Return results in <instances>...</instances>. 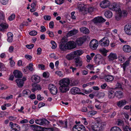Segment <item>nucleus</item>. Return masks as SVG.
I'll use <instances>...</instances> for the list:
<instances>
[{
  "instance_id": "473e14b6",
  "label": "nucleus",
  "mask_w": 131,
  "mask_h": 131,
  "mask_svg": "<svg viewBox=\"0 0 131 131\" xmlns=\"http://www.w3.org/2000/svg\"><path fill=\"white\" fill-rule=\"evenodd\" d=\"M104 14L105 17L109 18L111 17L113 15L112 12L110 10L106 11L105 12Z\"/></svg>"
},
{
  "instance_id": "052dcab7",
  "label": "nucleus",
  "mask_w": 131,
  "mask_h": 131,
  "mask_svg": "<svg viewBox=\"0 0 131 131\" xmlns=\"http://www.w3.org/2000/svg\"><path fill=\"white\" fill-rule=\"evenodd\" d=\"M9 118L10 121H13L16 119V117L14 116H10L9 117Z\"/></svg>"
},
{
  "instance_id": "39448f33",
  "label": "nucleus",
  "mask_w": 131,
  "mask_h": 131,
  "mask_svg": "<svg viewBox=\"0 0 131 131\" xmlns=\"http://www.w3.org/2000/svg\"><path fill=\"white\" fill-rule=\"evenodd\" d=\"M99 43L102 46H108L109 45V40L107 37H105L99 41Z\"/></svg>"
},
{
  "instance_id": "bb28decb",
  "label": "nucleus",
  "mask_w": 131,
  "mask_h": 131,
  "mask_svg": "<svg viewBox=\"0 0 131 131\" xmlns=\"http://www.w3.org/2000/svg\"><path fill=\"white\" fill-rule=\"evenodd\" d=\"M80 31L82 33L85 34H88L90 32L89 30L87 28L82 27L80 28Z\"/></svg>"
},
{
  "instance_id": "a878e982",
  "label": "nucleus",
  "mask_w": 131,
  "mask_h": 131,
  "mask_svg": "<svg viewBox=\"0 0 131 131\" xmlns=\"http://www.w3.org/2000/svg\"><path fill=\"white\" fill-rule=\"evenodd\" d=\"M124 51L126 52H129L131 51V47L129 46L126 45H124L123 47Z\"/></svg>"
},
{
  "instance_id": "69168bd1",
  "label": "nucleus",
  "mask_w": 131,
  "mask_h": 131,
  "mask_svg": "<svg viewBox=\"0 0 131 131\" xmlns=\"http://www.w3.org/2000/svg\"><path fill=\"white\" fill-rule=\"evenodd\" d=\"M29 97L30 99H33L36 98V96L34 94H31Z\"/></svg>"
},
{
  "instance_id": "f704fd0d",
  "label": "nucleus",
  "mask_w": 131,
  "mask_h": 131,
  "mask_svg": "<svg viewBox=\"0 0 131 131\" xmlns=\"http://www.w3.org/2000/svg\"><path fill=\"white\" fill-rule=\"evenodd\" d=\"M122 15V14L121 12H117V13L115 16V18L117 20H120L121 18Z\"/></svg>"
},
{
  "instance_id": "7ed1b4c3",
  "label": "nucleus",
  "mask_w": 131,
  "mask_h": 131,
  "mask_svg": "<svg viewBox=\"0 0 131 131\" xmlns=\"http://www.w3.org/2000/svg\"><path fill=\"white\" fill-rule=\"evenodd\" d=\"M83 53V51L82 50H79L75 51L73 54H70L66 56V58L69 60H70L74 58L77 56H79Z\"/></svg>"
},
{
  "instance_id": "13d9d810",
  "label": "nucleus",
  "mask_w": 131,
  "mask_h": 131,
  "mask_svg": "<svg viewBox=\"0 0 131 131\" xmlns=\"http://www.w3.org/2000/svg\"><path fill=\"white\" fill-rule=\"evenodd\" d=\"M97 113L96 111H91V116H92L96 114Z\"/></svg>"
},
{
  "instance_id": "20e7f679",
  "label": "nucleus",
  "mask_w": 131,
  "mask_h": 131,
  "mask_svg": "<svg viewBox=\"0 0 131 131\" xmlns=\"http://www.w3.org/2000/svg\"><path fill=\"white\" fill-rule=\"evenodd\" d=\"M78 8L80 11H84V14H86L89 13V7H88L87 5L82 4L80 5Z\"/></svg>"
},
{
  "instance_id": "e2e57ef3",
  "label": "nucleus",
  "mask_w": 131,
  "mask_h": 131,
  "mask_svg": "<svg viewBox=\"0 0 131 131\" xmlns=\"http://www.w3.org/2000/svg\"><path fill=\"white\" fill-rule=\"evenodd\" d=\"M25 57L26 59H28V60L32 58V57L31 56L28 54L25 55Z\"/></svg>"
},
{
  "instance_id": "58836bf2",
  "label": "nucleus",
  "mask_w": 131,
  "mask_h": 131,
  "mask_svg": "<svg viewBox=\"0 0 131 131\" xmlns=\"http://www.w3.org/2000/svg\"><path fill=\"white\" fill-rule=\"evenodd\" d=\"M123 128V131H131V127L127 125L124 126Z\"/></svg>"
},
{
  "instance_id": "9b49d317",
  "label": "nucleus",
  "mask_w": 131,
  "mask_h": 131,
  "mask_svg": "<svg viewBox=\"0 0 131 131\" xmlns=\"http://www.w3.org/2000/svg\"><path fill=\"white\" fill-rule=\"evenodd\" d=\"M109 8L111 9L117 11L119 13L120 12H121L120 6L116 3L112 4L109 7Z\"/></svg>"
},
{
  "instance_id": "7c9ffc66",
  "label": "nucleus",
  "mask_w": 131,
  "mask_h": 131,
  "mask_svg": "<svg viewBox=\"0 0 131 131\" xmlns=\"http://www.w3.org/2000/svg\"><path fill=\"white\" fill-rule=\"evenodd\" d=\"M105 80L107 82L111 81L114 79L113 77L111 75H107L104 77Z\"/></svg>"
},
{
  "instance_id": "4be33fe9",
  "label": "nucleus",
  "mask_w": 131,
  "mask_h": 131,
  "mask_svg": "<svg viewBox=\"0 0 131 131\" xmlns=\"http://www.w3.org/2000/svg\"><path fill=\"white\" fill-rule=\"evenodd\" d=\"M108 58L110 61H112L117 59V57L116 54L111 53L108 56Z\"/></svg>"
},
{
  "instance_id": "0eeeda50",
  "label": "nucleus",
  "mask_w": 131,
  "mask_h": 131,
  "mask_svg": "<svg viewBox=\"0 0 131 131\" xmlns=\"http://www.w3.org/2000/svg\"><path fill=\"white\" fill-rule=\"evenodd\" d=\"M35 123L40 125L49 124V122L45 119H37L35 120Z\"/></svg>"
},
{
  "instance_id": "de8ad7c7",
  "label": "nucleus",
  "mask_w": 131,
  "mask_h": 131,
  "mask_svg": "<svg viewBox=\"0 0 131 131\" xmlns=\"http://www.w3.org/2000/svg\"><path fill=\"white\" fill-rule=\"evenodd\" d=\"M37 32L35 31H32L29 32V34L31 36H35L37 35Z\"/></svg>"
},
{
  "instance_id": "3c124183",
  "label": "nucleus",
  "mask_w": 131,
  "mask_h": 131,
  "mask_svg": "<svg viewBox=\"0 0 131 131\" xmlns=\"http://www.w3.org/2000/svg\"><path fill=\"white\" fill-rule=\"evenodd\" d=\"M124 122L123 121L120 119H118L117 121V125L119 126H122L123 125Z\"/></svg>"
},
{
  "instance_id": "6e6d98bb",
  "label": "nucleus",
  "mask_w": 131,
  "mask_h": 131,
  "mask_svg": "<svg viewBox=\"0 0 131 131\" xmlns=\"http://www.w3.org/2000/svg\"><path fill=\"white\" fill-rule=\"evenodd\" d=\"M41 30L40 31L42 32H43L46 31L45 27L43 26H41Z\"/></svg>"
},
{
  "instance_id": "49530a36",
  "label": "nucleus",
  "mask_w": 131,
  "mask_h": 131,
  "mask_svg": "<svg viewBox=\"0 0 131 131\" xmlns=\"http://www.w3.org/2000/svg\"><path fill=\"white\" fill-rule=\"evenodd\" d=\"M43 18L44 19L46 20H49L51 18V17L49 15L44 16Z\"/></svg>"
},
{
  "instance_id": "c9c22d12",
  "label": "nucleus",
  "mask_w": 131,
  "mask_h": 131,
  "mask_svg": "<svg viewBox=\"0 0 131 131\" xmlns=\"http://www.w3.org/2000/svg\"><path fill=\"white\" fill-rule=\"evenodd\" d=\"M110 131H122V130L119 127L117 126H114L111 128Z\"/></svg>"
},
{
  "instance_id": "f8f14e48",
  "label": "nucleus",
  "mask_w": 131,
  "mask_h": 131,
  "mask_svg": "<svg viewBox=\"0 0 131 131\" xmlns=\"http://www.w3.org/2000/svg\"><path fill=\"white\" fill-rule=\"evenodd\" d=\"M105 58L103 57L101 55L99 54H96L94 58V60L95 61H97L99 63L100 62L101 63L104 60Z\"/></svg>"
},
{
  "instance_id": "09e8293b",
  "label": "nucleus",
  "mask_w": 131,
  "mask_h": 131,
  "mask_svg": "<svg viewBox=\"0 0 131 131\" xmlns=\"http://www.w3.org/2000/svg\"><path fill=\"white\" fill-rule=\"evenodd\" d=\"M64 0H55V2L58 4H61L63 3Z\"/></svg>"
},
{
  "instance_id": "ddd939ff",
  "label": "nucleus",
  "mask_w": 131,
  "mask_h": 131,
  "mask_svg": "<svg viewBox=\"0 0 131 131\" xmlns=\"http://www.w3.org/2000/svg\"><path fill=\"white\" fill-rule=\"evenodd\" d=\"M92 21L94 23H103L106 21V20L102 17H97L94 18L92 20Z\"/></svg>"
},
{
  "instance_id": "dca6fc26",
  "label": "nucleus",
  "mask_w": 131,
  "mask_h": 131,
  "mask_svg": "<svg viewBox=\"0 0 131 131\" xmlns=\"http://www.w3.org/2000/svg\"><path fill=\"white\" fill-rule=\"evenodd\" d=\"M68 49H74L76 47L77 45L73 41H69L67 43Z\"/></svg>"
},
{
  "instance_id": "9d476101",
  "label": "nucleus",
  "mask_w": 131,
  "mask_h": 131,
  "mask_svg": "<svg viewBox=\"0 0 131 131\" xmlns=\"http://www.w3.org/2000/svg\"><path fill=\"white\" fill-rule=\"evenodd\" d=\"M124 30L125 33L129 35H131V24H127L125 26Z\"/></svg>"
},
{
  "instance_id": "8fccbe9b",
  "label": "nucleus",
  "mask_w": 131,
  "mask_h": 131,
  "mask_svg": "<svg viewBox=\"0 0 131 131\" xmlns=\"http://www.w3.org/2000/svg\"><path fill=\"white\" fill-rule=\"evenodd\" d=\"M47 33L49 34L50 37H53L54 35L52 32L48 30L47 31Z\"/></svg>"
},
{
  "instance_id": "412c9836",
  "label": "nucleus",
  "mask_w": 131,
  "mask_h": 131,
  "mask_svg": "<svg viewBox=\"0 0 131 131\" xmlns=\"http://www.w3.org/2000/svg\"><path fill=\"white\" fill-rule=\"evenodd\" d=\"M31 79L34 83H38L40 81V77L37 75H32Z\"/></svg>"
},
{
  "instance_id": "2f4dec72",
  "label": "nucleus",
  "mask_w": 131,
  "mask_h": 131,
  "mask_svg": "<svg viewBox=\"0 0 131 131\" xmlns=\"http://www.w3.org/2000/svg\"><path fill=\"white\" fill-rule=\"evenodd\" d=\"M8 36L7 41L9 42H12L13 40V35L10 32H9L7 34Z\"/></svg>"
},
{
  "instance_id": "5701e85b",
  "label": "nucleus",
  "mask_w": 131,
  "mask_h": 131,
  "mask_svg": "<svg viewBox=\"0 0 131 131\" xmlns=\"http://www.w3.org/2000/svg\"><path fill=\"white\" fill-rule=\"evenodd\" d=\"M32 128V129L35 131H38L43 130V128L40 126L36 124L30 126Z\"/></svg>"
},
{
  "instance_id": "c03bdc74",
  "label": "nucleus",
  "mask_w": 131,
  "mask_h": 131,
  "mask_svg": "<svg viewBox=\"0 0 131 131\" xmlns=\"http://www.w3.org/2000/svg\"><path fill=\"white\" fill-rule=\"evenodd\" d=\"M51 43L52 45L51 48L53 49H55L57 47L56 44L55 42L53 41H51Z\"/></svg>"
},
{
  "instance_id": "393cba45",
  "label": "nucleus",
  "mask_w": 131,
  "mask_h": 131,
  "mask_svg": "<svg viewBox=\"0 0 131 131\" xmlns=\"http://www.w3.org/2000/svg\"><path fill=\"white\" fill-rule=\"evenodd\" d=\"M75 59L76 66L77 67L81 66H82V62L80 57L76 58Z\"/></svg>"
},
{
  "instance_id": "79ce46f5",
  "label": "nucleus",
  "mask_w": 131,
  "mask_h": 131,
  "mask_svg": "<svg viewBox=\"0 0 131 131\" xmlns=\"http://www.w3.org/2000/svg\"><path fill=\"white\" fill-rule=\"evenodd\" d=\"M0 26L3 29V30L4 29H7L8 27V25L4 23H2L0 25Z\"/></svg>"
},
{
  "instance_id": "6ab92c4d",
  "label": "nucleus",
  "mask_w": 131,
  "mask_h": 131,
  "mask_svg": "<svg viewBox=\"0 0 131 131\" xmlns=\"http://www.w3.org/2000/svg\"><path fill=\"white\" fill-rule=\"evenodd\" d=\"M32 86L33 88L32 89V91L33 92L37 90H40L41 89V86L39 84H37L36 83L32 84Z\"/></svg>"
},
{
  "instance_id": "0e129e2a",
  "label": "nucleus",
  "mask_w": 131,
  "mask_h": 131,
  "mask_svg": "<svg viewBox=\"0 0 131 131\" xmlns=\"http://www.w3.org/2000/svg\"><path fill=\"white\" fill-rule=\"evenodd\" d=\"M70 69L72 70V72H73L76 71L77 68H74L72 67L71 66L70 67Z\"/></svg>"
},
{
  "instance_id": "b1692460",
  "label": "nucleus",
  "mask_w": 131,
  "mask_h": 131,
  "mask_svg": "<svg viewBox=\"0 0 131 131\" xmlns=\"http://www.w3.org/2000/svg\"><path fill=\"white\" fill-rule=\"evenodd\" d=\"M13 73L16 78H22L23 76V74L21 72L18 70H15Z\"/></svg>"
},
{
  "instance_id": "680f3d73",
  "label": "nucleus",
  "mask_w": 131,
  "mask_h": 131,
  "mask_svg": "<svg viewBox=\"0 0 131 131\" xmlns=\"http://www.w3.org/2000/svg\"><path fill=\"white\" fill-rule=\"evenodd\" d=\"M8 0H1V2L2 3L3 5H6L7 3Z\"/></svg>"
},
{
  "instance_id": "4d7b16f0",
  "label": "nucleus",
  "mask_w": 131,
  "mask_h": 131,
  "mask_svg": "<svg viewBox=\"0 0 131 131\" xmlns=\"http://www.w3.org/2000/svg\"><path fill=\"white\" fill-rule=\"evenodd\" d=\"M37 54L40 55L41 53V52L42 51V49L41 48H39L37 49Z\"/></svg>"
},
{
  "instance_id": "72a5a7b5",
  "label": "nucleus",
  "mask_w": 131,
  "mask_h": 131,
  "mask_svg": "<svg viewBox=\"0 0 131 131\" xmlns=\"http://www.w3.org/2000/svg\"><path fill=\"white\" fill-rule=\"evenodd\" d=\"M99 51L105 57L106 56V53L108 51L104 48L100 49Z\"/></svg>"
},
{
  "instance_id": "cd10ccee",
  "label": "nucleus",
  "mask_w": 131,
  "mask_h": 131,
  "mask_svg": "<svg viewBox=\"0 0 131 131\" xmlns=\"http://www.w3.org/2000/svg\"><path fill=\"white\" fill-rule=\"evenodd\" d=\"M80 90L77 87H73L71 90V92L72 94H79Z\"/></svg>"
},
{
  "instance_id": "e433bc0d",
  "label": "nucleus",
  "mask_w": 131,
  "mask_h": 131,
  "mask_svg": "<svg viewBox=\"0 0 131 131\" xmlns=\"http://www.w3.org/2000/svg\"><path fill=\"white\" fill-rule=\"evenodd\" d=\"M129 63V60L126 61L122 65V67L124 71L125 70L126 68L128 66Z\"/></svg>"
},
{
  "instance_id": "a19ab883",
  "label": "nucleus",
  "mask_w": 131,
  "mask_h": 131,
  "mask_svg": "<svg viewBox=\"0 0 131 131\" xmlns=\"http://www.w3.org/2000/svg\"><path fill=\"white\" fill-rule=\"evenodd\" d=\"M78 127L80 129V130L78 129V131H85V127L82 125H79Z\"/></svg>"
},
{
  "instance_id": "6e6552de",
  "label": "nucleus",
  "mask_w": 131,
  "mask_h": 131,
  "mask_svg": "<svg viewBox=\"0 0 131 131\" xmlns=\"http://www.w3.org/2000/svg\"><path fill=\"white\" fill-rule=\"evenodd\" d=\"M48 88L51 93L56 95L58 91L56 87L52 84H50L49 85Z\"/></svg>"
},
{
  "instance_id": "c756f323",
  "label": "nucleus",
  "mask_w": 131,
  "mask_h": 131,
  "mask_svg": "<svg viewBox=\"0 0 131 131\" xmlns=\"http://www.w3.org/2000/svg\"><path fill=\"white\" fill-rule=\"evenodd\" d=\"M115 96L118 98H121L123 96V93L121 91H117L115 93Z\"/></svg>"
},
{
  "instance_id": "423d86ee",
  "label": "nucleus",
  "mask_w": 131,
  "mask_h": 131,
  "mask_svg": "<svg viewBox=\"0 0 131 131\" xmlns=\"http://www.w3.org/2000/svg\"><path fill=\"white\" fill-rule=\"evenodd\" d=\"M98 46V41L96 39H93L91 41V49L95 50Z\"/></svg>"
},
{
  "instance_id": "c85d7f7f",
  "label": "nucleus",
  "mask_w": 131,
  "mask_h": 131,
  "mask_svg": "<svg viewBox=\"0 0 131 131\" xmlns=\"http://www.w3.org/2000/svg\"><path fill=\"white\" fill-rule=\"evenodd\" d=\"M126 100H123L117 102V105L118 107H121L122 106L125 105L126 104Z\"/></svg>"
},
{
  "instance_id": "864d4df0",
  "label": "nucleus",
  "mask_w": 131,
  "mask_h": 131,
  "mask_svg": "<svg viewBox=\"0 0 131 131\" xmlns=\"http://www.w3.org/2000/svg\"><path fill=\"white\" fill-rule=\"evenodd\" d=\"M118 88H120L122 90L123 89L121 85L119 83H118L116 84V87L115 88V89H117Z\"/></svg>"
},
{
  "instance_id": "5fc2aeb1",
  "label": "nucleus",
  "mask_w": 131,
  "mask_h": 131,
  "mask_svg": "<svg viewBox=\"0 0 131 131\" xmlns=\"http://www.w3.org/2000/svg\"><path fill=\"white\" fill-rule=\"evenodd\" d=\"M49 27L51 28H53L54 26V22L53 21H51L49 24Z\"/></svg>"
},
{
  "instance_id": "774afa93",
  "label": "nucleus",
  "mask_w": 131,
  "mask_h": 131,
  "mask_svg": "<svg viewBox=\"0 0 131 131\" xmlns=\"http://www.w3.org/2000/svg\"><path fill=\"white\" fill-rule=\"evenodd\" d=\"M56 73L58 74L59 76L61 77L62 75L61 72L60 71H57L55 72Z\"/></svg>"
},
{
  "instance_id": "4468645a",
  "label": "nucleus",
  "mask_w": 131,
  "mask_h": 131,
  "mask_svg": "<svg viewBox=\"0 0 131 131\" xmlns=\"http://www.w3.org/2000/svg\"><path fill=\"white\" fill-rule=\"evenodd\" d=\"M26 80V78L25 77H23V79H17L16 82L17 83L18 87L19 88H21L23 85L24 83V81Z\"/></svg>"
},
{
  "instance_id": "a18cd8bd",
  "label": "nucleus",
  "mask_w": 131,
  "mask_h": 131,
  "mask_svg": "<svg viewBox=\"0 0 131 131\" xmlns=\"http://www.w3.org/2000/svg\"><path fill=\"white\" fill-rule=\"evenodd\" d=\"M15 15L14 14H13L8 18V19L10 21L12 20L15 18Z\"/></svg>"
},
{
  "instance_id": "4c0bfd02",
  "label": "nucleus",
  "mask_w": 131,
  "mask_h": 131,
  "mask_svg": "<svg viewBox=\"0 0 131 131\" xmlns=\"http://www.w3.org/2000/svg\"><path fill=\"white\" fill-rule=\"evenodd\" d=\"M119 60L122 62H123L125 60L124 56L122 54H120L118 57Z\"/></svg>"
},
{
  "instance_id": "aec40b11",
  "label": "nucleus",
  "mask_w": 131,
  "mask_h": 131,
  "mask_svg": "<svg viewBox=\"0 0 131 131\" xmlns=\"http://www.w3.org/2000/svg\"><path fill=\"white\" fill-rule=\"evenodd\" d=\"M78 30L76 29H74L73 30L70 31L67 34V37H70L75 35L78 33Z\"/></svg>"
},
{
  "instance_id": "37998d69",
  "label": "nucleus",
  "mask_w": 131,
  "mask_h": 131,
  "mask_svg": "<svg viewBox=\"0 0 131 131\" xmlns=\"http://www.w3.org/2000/svg\"><path fill=\"white\" fill-rule=\"evenodd\" d=\"M33 66V64L32 63H30L28 66H27L26 69H28L31 71H32L34 70V69L32 67Z\"/></svg>"
},
{
  "instance_id": "ea45409f",
  "label": "nucleus",
  "mask_w": 131,
  "mask_h": 131,
  "mask_svg": "<svg viewBox=\"0 0 131 131\" xmlns=\"http://www.w3.org/2000/svg\"><path fill=\"white\" fill-rule=\"evenodd\" d=\"M105 96V94L103 92H99L97 94V96L99 98L103 97Z\"/></svg>"
},
{
  "instance_id": "1a4fd4ad",
  "label": "nucleus",
  "mask_w": 131,
  "mask_h": 131,
  "mask_svg": "<svg viewBox=\"0 0 131 131\" xmlns=\"http://www.w3.org/2000/svg\"><path fill=\"white\" fill-rule=\"evenodd\" d=\"M100 6L102 8H106L110 6V3L108 0H103L100 3Z\"/></svg>"
},
{
  "instance_id": "338daca9",
  "label": "nucleus",
  "mask_w": 131,
  "mask_h": 131,
  "mask_svg": "<svg viewBox=\"0 0 131 131\" xmlns=\"http://www.w3.org/2000/svg\"><path fill=\"white\" fill-rule=\"evenodd\" d=\"M107 86V84L106 83H104L103 84L101 85V87L102 89H105Z\"/></svg>"
},
{
  "instance_id": "f03ea898",
  "label": "nucleus",
  "mask_w": 131,
  "mask_h": 131,
  "mask_svg": "<svg viewBox=\"0 0 131 131\" xmlns=\"http://www.w3.org/2000/svg\"><path fill=\"white\" fill-rule=\"evenodd\" d=\"M92 129L94 131H102L105 126L104 122H92L91 124Z\"/></svg>"
},
{
  "instance_id": "2eb2a0df",
  "label": "nucleus",
  "mask_w": 131,
  "mask_h": 131,
  "mask_svg": "<svg viewBox=\"0 0 131 131\" xmlns=\"http://www.w3.org/2000/svg\"><path fill=\"white\" fill-rule=\"evenodd\" d=\"M85 40L86 39L84 37H81L77 39L75 42L77 45L78 46H80Z\"/></svg>"
},
{
  "instance_id": "a211bd4d",
  "label": "nucleus",
  "mask_w": 131,
  "mask_h": 131,
  "mask_svg": "<svg viewBox=\"0 0 131 131\" xmlns=\"http://www.w3.org/2000/svg\"><path fill=\"white\" fill-rule=\"evenodd\" d=\"M59 47L62 50H65L66 49H68L67 43L65 42H60L59 45Z\"/></svg>"
},
{
  "instance_id": "bf43d9fd",
  "label": "nucleus",
  "mask_w": 131,
  "mask_h": 131,
  "mask_svg": "<svg viewBox=\"0 0 131 131\" xmlns=\"http://www.w3.org/2000/svg\"><path fill=\"white\" fill-rule=\"evenodd\" d=\"M38 67L39 68L41 69L42 70L45 69V66L43 64H39L38 65Z\"/></svg>"
},
{
  "instance_id": "603ef678",
  "label": "nucleus",
  "mask_w": 131,
  "mask_h": 131,
  "mask_svg": "<svg viewBox=\"0 0 131 131\" xmlns=\"http://www.w3.org/2000/svg\"><path fill=\"white\" fill-rule=\"evenodd\" d=\"M34 45L33 44H31V45H26V47L29 49H31L32 48L34 47Z\"/></svg>"
},
{
  "instance_id": "f3484780",
  "label": "nucleus",
  "mask_w": 131,
  "mask_h": 131,
  "mask_svg": "<svg viewBox=\"0 0 131 131\" xmlns=\"http://www.w3.org/2000/svg\"><path fill=\"white\" fill-rule=\"evenodd\" d=\"M114 89L110 88L108 92V96L110 99H113L115 96V93L114 91Z\"/></svg>"
},
{
  "instance_id": "f257e3e1",
  "label": "nucleus",
  "mask_w": 131,
  "mask_h": 131,
  "mask_svg": "<svg viewBox=\"0 0 131 131\" xmlns=\"http://www.w3.org/2000/svg\"><path fill=\"white\" fill-rule=\"evenodd\" d=\"M70 80L69 79L64 78L60 80L59 82L60 85L59 88L60 91L61 93L66 92L69 90V85Z\"/></svg>"
}]
</instances>
